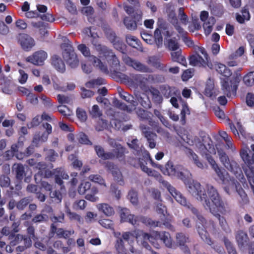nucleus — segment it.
I'll list each match as a JSON object with an SVG mask.
<instances>
[{
    "instance_id": "obj_51",
    "label": "nucleus",
    "mask_w": 254,
    "mask_h": 254,
    "mask_svg": "<svg viewBox=\"0 0 254 254\" xmlns=\"http://www.w3.org/2000/svg\"><path fill=\"white\" fill-rule=\"evenodd\" d=\"M91 188V183L89 182H84L81 183L78 189V191L79 194H83L86 191Z\"/></svg>"
},
{
    "instance_id": "obj_4",
    "label": "nucleus",
    "mask_w": 254,
    "mask_h": 254,
    "mask_svg": "<svg viewBox=\"0 0 254 254\" xmlns=\"http://www.w3.org/2000/svg\"><path fill=\"white\" fill-rule=\"evenodd\" d=\"M62 40L64 43L61 47L63 50V57L71 68H75L78 65L79 60L74 51L71 42L65 37H63Z\"/></svg>"
},
{
    "instance_id": "obj_18",
    "label": "nucleus",
    "mask_w": 254,
    "mask_h": 254,
    "mask_svg": "<svg viewBox=\"0 0 254 254\" xmlns=\"http://www.w3.org/2000/svg\"><path fill=\"white\" fill-rule=\"evenodd\" d=\"M190 64L191 65L205 67L206 66L210 69L213 68V64L208 62V60L203 58L198 54L191 56L190 59Z\"/></svg>"
},
{
    "instance_id": "obj_31",
    "label": "nucleus",
    "mask_w": 254,
    "mask_h": 254,
    "mask_svg": "<svg viewBox=\"0 0 254 254\" xmlns=\"http://www.w3.org/2000/svg\"><path fill=\"white\" fill-rule=\"evenodd\" d=\"M188 157L192 160L195 165L200 169H204L205 165L201 162L198 159V156L190 148H186L185 151Z\"/></svg>"
},
{
    "instance_id": "obj_27",
    "label": "nucleus",
    "mask_w": 254,
    "mask_h": 254,
    "mask_svg": "<svg viewBox=\"0 0 254 254\" xmlns=\"http://www.w3.org/2000/svg\"><path fill=\"white\" fill-rule=\"evenodd\" d=\"M136 114L140 120H147L150 126L154 127L156 126L155 122L153 121L151 118V113L149 112L142 109H138L136 111Z\"/></svg>"
},
{
    "instance_id": "obj_36",
    "label": "nucleus",
    "mask_w": 254,
    "mask_h": 254,
    "mask_svg": "<svg viewBox=\"0 0 254 254\" xmlns=\"http://www.w3.org/2000/svg\"><path fill=\"white\" fill-rule=\"evenodd\" d=\"M103 55L108 59V60L112 61V64L116 70L120 69L119 61L111 50L108 49V52L104 53Z\"/></svg>"
},
{
    "instance_id": "obj_19",
    "label": "nucleus",
    "mask_w": 254,
    "mask_h": 254,
    "mask_svg": "<svg viewBox=\"0 0 254 254\" xmlns=\"http://www.w3.org/2000/svg\"><path fill=\"white\" fill-rule=\"evenodd\" d=\"M230 181L231 182L230 184V186L235 188L236 191L241 198L240 200V203L242 205L247 204L249 202L248 197L244 189L242 188L240 183L234 178H230Z\"/></svg>"
},
{
    "instance_id": "obj_13",
    "label": "nucleus",
    "mask_w": 254,
    "mask_h": 254,
    "mask_svg": "<svg viewBox=\"0 0 254 254\" xmlns=\"http://www.w3.org/2000/svg\"><path fill=\"white\" fill-rule=\"evenodd\" d=\"M200 18L201 21L203 22V26L205 34H210L213 29V26L215 23V18L212 16L209 17L208 12L206 11L201 12Z\"/></svg>"
},
{
    "instance_id": "obj_34",
    "label": "nucleus",
    "mask_w": 254,
    "mask_h": 254,
    "mask_svg": "<svg viewBox=\"0 0 254 254\" xmlns=\"http://www.w3.org/2000/svg\"><path fill=\"white\" fill-rule=\"evenodd\" d=\"M172 60L174 62H177L184 66H186L187 62L185 57L182 55L181 50L179 49L176 51H173L171 54Z\"/></svg>"
},
{
    "instance_id": "obj_54",
    "label": "nucleus",
    "mask_w": 254,
    "mask_h": 254,
    "mask_svg": "<svg viewBox=\"0 0 254 254\" xmlns=\"http://www.w3.org/2000/svg\"><path fill=\"white\" fill-rule=\"evenodd\" d=\"M10 185V178L6 175L0 176V186L1 188H8Z\"/></svg>"
},
{
    "instance_id": "obj_35",
    "label": "nucleus",
    "mask_w": 254,
    "mask_h": 254,
    "mask_svg": "<svg viewBox=\"0 0 254 254\" xmlns=\"http://www.w3.org/2000/svg\"><path fill=\"white\" fill-rule=\"evenodd\" d=\"M236 239L240 248L243 247L247 243L248 237L247 233L243 231H238L236 235Z\"/></svg>"
},
{
    "instance_id": "obj_32",
    "label": "nucleus",
    "mask_w": 254,
    "mask_h": 254,
    "mask_svg": "<svg viewBox=\"0 0 254 254\" xmlns=\"http://www.w3.org/2000/svg\"><path fill=\"white\" fill-rule=\"evenodd\" d=\"M54 174L56 183L60 186L63 184L62 179L67 180L68 179V175L61 168L55 169Z\"/></svg>"
},
{
    "instance_id": "obj_1",
    "label": "nucleus",
    "mask_w": 254,
    "mask_h": 254,
    "mask_svg": "<svg viewBox=\"0 0 254 254\" xmlns=\"http://www.w3.org/2000/svg\"><path fill=\"white\" fill-rule=\"evenodd\" d=\"M138 142V139L135 138L132 139L130 142H127V145L130 148L133 149V153L135 155L142 156V158L139 157L138 159L139 165L141 170L146 173L149 176L154 177L168 190L172 196L178 203L191 210L192 213L197 218L196 229L200 237L203 241L208 244H211V240L208 232L206 230V228L209 227L207 225L205 219L199 213L196 208L187 201L186 198L179 191L172 186L168 182L163 180L160 173L155 170L148 168L146 166L147 161H149L151 165L154 167L160 168L162 167L160 165L156 164L153 162L150 157L149 152L144 148H142V146L140 147Z\"/></svg>"
},
{
    "instance_id": "obj_50",
    "label": "nucleus",
    "mask_w": 254,
    "mask_h": 254,
    "mask_svg": "<svg viewBox=\"0 0 254 254\" xmlns=\"http://www.w3.org/2000/svg\"><path fill=\"white\" fill-rule=\"evenodd\" d=\"M127 42L133 48H136L139 45V40L134 36L127 35L126 37Z\"/></svg>"
},
{
    "instance_id": "obj_23",
    "label": "nucleus",
    "mask_w": 254,
    "mask_h": 254,
    "mask_svg": "<svg viewBox=\"0 0 254 254\" xmlns=\"http://www.w3.org/2000/svg\"><path fill=\"white\" fill-rule=\"evenodd\" d=\"M219 92L218 90L215 87L214 80L209 78L206 84L205 95L213 99L218 95Z\"/></svg>"
},
{
    "instance_id": "obj_25",
    "label": "nucleus",
    "mask_w": 254,
    "mask_h": 254,
    "mask_svg": "<svg viewBox=\"0 0 254 254\" xmlns=\"http://www.w3.org/2000/svg\"><path fill=\"white\" fill-rule=\"evenodd\" d=\"M25 16L28 18L40 17L43 20L51 22H53L55 20L51 14L49 13H47V14H39L36 10L28 11L25 13Z\"/></svg>"
},
{
    "instance_id": "obj_11",
    "label": "nucleus",
    "mask_w": 254,
    "mask_h": 254,
    "mask_svg": "<svg viewBox=\"0 0 254 254\" xmlns=\"http://www.w3.org/2000/svg\"><path fill=\"white\" fill-rule=\"evenodd\" d=\"M83 32L87 36L92 38L91 42L97 51L100 52V54H104L108 51L106 46L100 44L99 42V36L96 32L93 31L91 28H86L84 29Z\"/></svg>"
},
{
    "instance_id": "obj_5",
    "label": "nucleus",
    "mask_w": 254,
    "mask_h": 254,
    "mask_svg": "<svg viewBox=\"0 0 254 254\" xmlns=\"http://www.w3.org/2000/svg\"><path fill=\"white\" fill-rule=\"evenodd\" d=\"M124 79L130 87L137 88L140 87L143 91H147L149 87L146 85L147 77L140 74H130L129 76L124 75Z\"/></svg>"
},
{
    "instance_id": "obj_60",
    "label": "nucleus",
    "mask_w": 254,
    "mask_h": 254,
    "mask_svg": "<svg viewBox=\"0 0 254 254\" xmlns=\"http://www.w3.org/2000/svg\"><path fill=\"white\" fill-rule=\"evenodd\" d=\"M90 114L93 118H99L102 116V112L100 110L98 106L95 105L90 111Z\"/></svg>"
},
{
    "instance_id": "obj_9",
    "label": "nucleus",
    "mask_w": 254,
    "mask_h": 254,
    "mask_svg": "<svg viewBox=\"0 0 254 254\" xmlns=\"http://www.w3.org/2000/svg\"><path fill=\"white\" fill-rule=\"evenodd\" d=\"M109 143L114 148L112 151L109 152V154H111L109 159H117L121 161L124 160L125 154L127 152L126 148L113 139H109Z\"/></svg>"
},
{
    "instance_id": "obj_16",
    "label": "nucleus",
    "mask_w": 254,
    "mask_h": 254,
    "mask_svg": "<svg viewBox=\"0 0 254 254\" xmlns=\"http://www.w3.org/2000/svg\"><path fill=\"white\" fill-rule=\"evenodd\" d=\"M142 19V12L140 10H137L135 15L133 17L129 16L126 17L124 20V23L126 27L129 30H134L137 28V23Z\"/></svg>"
},
{
    "instance_id": "obj_24",
    "label": "nucleus",
    "mask_w": 254,
    "mask_h": 254,
    "mask_svg": "<svg viewBox=\"0 0 254 254\" xmlns=\"http://www.w3.org/2000/svg\"><path fill=\"white\" fill-rule=\"evenodd\" d=\"M106 168L112 173L115 180L122 185L123 183V176L117 166L112 162H107L106 164Z\"/></svg>"
},
{
    "instance_id": "obj_47",
    "label": "nucleus",
    "mask_w": 254,
    "mask_h": 254,
    "mask_svg": "<svg viewBox=\"0 0 254 254\" xmlns=\"http://www.w3.org/2000/svg\"><path fill=\"white\" fill-rule=\"evenodd\" d=\"M147 81L151 83H161L165 81V78L160 74H149L147 76Z\"/></svg>"
},
{
    "instance_id": "obj_33",
    "label": "nucleus",
    "mask_w": 254,
    "mask_h": 254,
    "mask_svg": "<svg viewBox=\"0 0 254 254\" xmlns=\"http://www.w3.org/2000/svg\"><path fill=\"white\" fill-rule=\"evenodd\" d=\"M97 207L100 212L104 213L106 216H111L115 213L113 207L107 203L98 204Z\"/></svg>"
},
{
    "instance_id": "obj_55",
    "label": "nucleus",
    "mask_w": 254,
    "mask_h": 254,
    "mask_svg": "<svg viewBox=\"0 0 254 254\" xmlns=\"http://www.w3.org/2000/svg\"><path fill=\"white\" fill-rule=\"evenodd\" d=\"M104 80L102 78H99L97 79L91 80L87 82L85 84L87 88L93 87L95 85H102L104 84Z\"/></svg>"
},
{
    "instance_id": "obj_62",
    "label": "nucleus",
    "mask_w": 254,
    "mask_h": 254,
    "mask_svg": "<svg viewBox=\"0 0 254 254\" xmlns=\"http://www.w3.org/2000/svg\"><path fill=\"white\" fill-rule=\"evenodd\" d=\"M57 99L61 104H70L72 102V99L70 97L64 95L59 94L57 96Z\"/></svg>"
},
{
    "instance_id": "obj_29",
    "label": "nucleus",
    "mask_w": 254,
    "mask_h": 254,
    "mask_svg": "<svg viewBox=\"0 0 254 254\" xmlns=\"http://www.w3.org/2000/svg\"><path fill=\"white\" fill-rule=\"evenodd\" d=\"M213 64V68L215 69L219 73L225 77H229L232 74L231 70L222 64L215 62Z\"/></svg>"
},
{
    "instance_id": "obj_61",
    "label": "nucleus",
    "mask_w": 254,
    "mask_h": 254,
    "mask_svg": "<svg viewBox=\"0 0 254 254\" xmlns=\"http://www.w3.org/2000/svg\"><path fill=\"white\" fill-rule=\"evenodd\" d=\"M48 216L44 214H39L36 215L32 219V221L34 223H41L46 222L48 220Z\"/></svg>"
},
{
    "instance_id": "obj_37",
    "label": "nucleus",
    "mask_w": 254,
    "mask_h": 254,
    "mask_svg": "<svg viewBox=\"0 0 254 254\" xmlns=\"http://www.w3.org/2000/svg\"><path fill=\"white\" fill-rule=\"evenodd\" d=\"M65 213L70 221H75L79 224L83 223V220L82 217L76 213L72 212L69 208H66Z\"/></svg>"
},
{
    "instance_id": "obj_14",
    "label": "nucleus",
    "mask_w": 254,
    "mask_h": 254,
    "mask_svg": "<svg viewBox=\"0 0 254 254\" xmlns=\"http://www.w3.org/2000/svg\"><path fill=\"white\" fill-rule=\"evenodd\" d=\"M47 57L48 55L45 51L40 50L27 57L26 61L35 65H42Z\"/></svg>"
},
{
    "instance_id": "obj_59",
    "label": "nucleus",
    "mask_w": 254,
    "mask_h": 254,
    "mask_svg": "<svg viewBox=\"0 0 254 254\" xmlns=\"http://www.w3.org/2000/svg\"><path fill=\"white\" fill-rule=\"evenodd\" d=\"M58 109L59 112L66 118H68L71 115V111L66 106H59Z\"/></svg>"
},
{
    "instance_id": "obj_41",
    "label": "nucleus",
    "mask_w": 254,
    "mask_h": 254,
    "mask_svg": "<svg viewBox=\"0 0 254 254\" xmlns=\"http://www.w3.org/2000/svg\"><path fill=\"white\" fill-rule=\"evenodd\" d=\"M47 165L44 162H39L36 164V168L39 170L37 173L35 175L34 178L36 183L41 180V175H43V172L47 168Z\"/></svg>"
},
{
    "instance_id": "obj_57",
    "label": "nucleus",
    "mask_w": 254,
    "mask_h": 254,
    "mask_svg": "<svg viewBox=\"0 0 254 254\" xmlns=\"http://www.w3.org/2000/svg\"><path fill=\"white\" fill-rule=\"evenodd\" d=\"M168 47L172 51H176L179 49L178 43L175 38L170 39L168 40Z\"/></svg>"
},
{
    "instance_id": "obj_20",
    "label": "nucleus",
    "mask_w": 254,
    "mask_h": 254,
    "mask_svg": "<svg viewBox=\"0 0 254 254\" xmlns=\"http://www.w3.org/2000/svg\"><path fill=\"white\" fill-rule=\"evenodd\" d=\"M139 128L146 138L149 147L151 149L155 148L156 144L155 141L157 137L156 134L150 131L149 127L143 124H141Z\"/></svg>"
},
{
    "instance_id": "obj_49",
    "label": "nucleus",
    "mask_w": 254,
    "mask_h": 254,
    "mask_svg": "<svg viewBox=\"0 0 254 254\" xmlns=\"http://www.w3.org/2000/svg\"><path fill=\"white\" fill-rule=\"evenodd\" d=\"M151 94L152 96V99L156 103L159 104L162 102L163 99L160 94L159 91L155 88H153L150 90Z\"/></svg>"
},
{
    "instance_id": "obj_30",
    "label": "nucleus",
    "mask_w": 254,
    "mask_h": 254,
    "mask_svg": "<svg viewBox=\"0 0 254 254\" xmlns=\"http://www.w3.org/2000/svg\"><path fill=\"white\" fill-rule=\"evenodd\" d=\"M163 95L167 98L172 97L174 95H177L180 98V92L176 88L169 86H163L161 89Z\"/></svg>"
},
{
    "instance_id": "obj_38",
    "label": "nucleus",
    "mask_w": 254,
    "mask_h": 254,
    "mask_svg": "<svg viewBox=\"0 0 254 254\" xmlns=\"http://www.w3.org/2000/svg\"><path fill=\"white\" fill-rule=\"evenodd\" d=\"M32 200L31 196H26L20 199L16 202V208L18 210H23Z\"/></svg>"
},
{
    "instance_id": "obj_10",
    "label": "nucleus",
    "mask_w": 254,
    "mask_h": 254,
    "mask_svg": "<svg viewBox=\"0 0 254 254\" xmlns=\"http://www.w3.org/2000/svg\"><path fill=\"white\" fill-rule=\"evenodd\" d=\"M239 82V78L235 77L231 81V85H230L228 78L222 79L221 84L224 93L228 97L235 96Z\"/></svg>"
},
{
    "instance_id": "obj_3",
    "label": "nucleus",
    "mask_w": 254,
    "mask_h": 254,
    "mask_svg": "<svg viewBox=\"0 0 254 254\" xmlns=\"http://www.w3.org/2000/svg\"><path fill=\"white\" fill-rule=\"evenodd\" d=\"M123 241L127 242L131 244L135 238L137 243L142 246L147 250H150V246L148 244L147 241L150 242L156 248H159L158 242H155L159 240L163 242L166 247L171 248L172 245V241L169 233L166 232H159L158 231L153 232L151 235L143 232L141 230H137L133 233L129 232H125L122 235Z\"/></svg>"
},
{
    "instance_id": "obj_46",
    "label": "nucleus",
    "mask_w": 254,
    "mask_h": 254,
    "mask_svg": "<svg viewBox=\"0 0 254 254\" xmlns=\"http://www.w3.org/2000/svg\"><path fill=\"white\" fill-rule=\"evenodd\" d=\"M74 231L72 229L65 230L63 228H59L57 231V235L60 238L65 239L69 238L71 235L74 234Z\"/></svg>"
},
{
    "instance_id": "obj_44",
    "label": "nucleus",
    "mask_w": 254,
    "mask_h": 254,
    "mask_svg": "<svg viewBox=\"0 0 254 254\" xmlns=\"http://www.w3.org/2000/svg\"><path fill=\"white\" fill-rule=\"evenodd\" d=\"M114 105L119 109L122 110L127 112H131L134 109L135 107H133L132 105L131 106H127L125 103L120 102L117 99L114 100Z\"/></svg>"
},
{
    "instance_id": "obj_64",
    "label": "nucleus",
    "mask_w": 254,
    "mask_h": 254,
    "mask_svg": "<svg viewBox=\"0 0 254 254\" xmlns=\"http://www.w3.org/2000/svg\"><path fill=\"white\" fill-rule=\"evenodd\" d=\"M76 116L81 122H85L87 118L85 111L80 108L76 109Z\"/></svg>"
},
{
    "instance_id": "obj_39",
    "label": "nucleus",
    "mask_w": 254,
    "mask_h": 254,
    "mask_svg": "<svg viewBox=\"0 0 254 254\" xmlns=\"http://www.w3.org/2000/svg\"><path fill=\"white\" fill-rule=\"evenodd\" d=\"M146 62L148 64L156 68L164 70L163 65L160 63L159 59L155 56L149 57Z\"/></svg>"
},
{
    "instance_id": "obj_45",
    "label": "nucleus",
    "mask_w": 254,
    "mask_h": 254,
    "mask_svg": "<svg viewBox=\"0 0 254 254\" xmlns=\"http://www.w3.org/2000/svg\"><path fill=\"white\" fill-rule=\"evenodd\" d=\"M244 84L249 87L254 85V71L249 72L243 77Z\"/></svg>"
},
{
    "instance_id": "obj_7",
    "label": "nucleus",
    "mask_w": 254,
    "mask_h": 254,
    "mask_svg": "<svg viewBox=\"0 0 254 254\" xmlns=\"http://www.w3.org/2000/svg\"><path fill=\"white\" fill-rule=\"evenodd\" d=\"M77 49L85 56L89 57V61L92 63L94 65L103 72L108 73L107 66L94 56H90V51L88 47L84 44H80L77 46Z\"/></svg>"
},
{
    "instance_id": "obj_17",
    "label": "nucleus",
    "mask_w": 254,
    "mask_h": 254,
    "mask_svg": "<svg viewBox=\"0 0 254 254\" xmlns=\"http://www.w3.org/2000/svg\"><path fill=\"white\" fill-rule=\"evenodd\" d=\"M125 63L128 65L132 67L135 70L141 72H151V69L145 64L140 62L133 60L127 57L124 58Z\"/></svg>"
},
{
    "instance_id": "obj_28",
    "label": "nucleus",
    "mask_w": 254,
    "mask_h": 254,
    "mask_svg": "<svg viewBox=\"0 0 254 254\" xmlns=\"http://www.w3.org/2000/svg\"><path fill=\"white\" fill-rule=\"evenodd\" d=\"M52 65L59 72L63 73L65 70V65L62 59L57 55L52 58Z\"/></svg>"
},
{
    "instance_id": "obj_22",
    "label": "nucleus",
    "mask_w": 254,
    "mask_h": 254,
    "mask_svg": "<svg viewBox=\"0 0 254 254\" xmlns=\"http://www.w3.org/2000/svg\"><path fill=\"white\" fill-rule=\"evenodd\" d=\"M176 243L181 249L186 254H190L187 244L190 240L188 237L183 233H178L176 236Z\"/></svg>"
},
{
    "instance_id": "obj_43",
    "label": "nucleus",
    "mask_w": 254,
    "mask_h": 254,
    "mask_svg": "<svg viewBox=\"0 0 254 254\" xmlns=\"http://www.w3.org/2000/svg\"><path fill=\"white\" fill-rule=\"evenodd\" d=\"M248 150L247 148L243 149L240 152V155L245 163L249 167H251L254 164V160H251V157L248 154Z\"/></svg>"
},
{
    "instance_id": "obj_52",
    "label": "nucleus",
    "mask_w": 254,
    "mask_h": 254,
    "mask_svg": "<svg viewBox=\"0 0 254 254\" xmlns=\"http://www.w3.org/2000/svg\"><path fill=\"white\" fill-rule=\"evenodd\" d=\"M120 96L123 99L129 103L131 105H132L133 107H135L137 106V103L134 101L133 97L127 93L125 92L124 94H120Z\"/></svg>"
},
{
    "instance_id": "obj_26",
    "label": "nucleus",
    "mask_w": 254,
    "mask_h": 254,
    "mask_svg": "<svg viewBox=\"0 0 254 254\" xmlns=\"http://www.w3.org/2000/svg\"><path fill=\"white\" fill-rule=\"evenodd\" d=\"M135 96L136 100L143 108L149 109L151 107V101L147 95L137 92L135 93Z\"/></svg>"
},
{
    "instance_id": "obj_58",
    "label": "nucleus",
    "mask_w": 254,
    "mask_h": 254,
    "mask_svg": "<svg viewBox=\"0 0 254 254\" xmlns=\"http://www.w3.org/2000/svg\"><path fill=\"white\" fill-rule=\"evenodd\" d=\"M128 199L134 205L137 204L138 202V197L136 191L133 190H131L129 191L128 194Z\"/></svg>"
},
{
    "instance_id": "obj_2",
    "label": "nucleus",
    "mask_w": 254,
    "mask_h": 254,
    "mask_svg": "<svg viewBox=\"0 0 254 254\" xmlns=\"http://www.w3.org/2000/svg\"><path fill=\"white\" fill-rule=\"evenodd\" d=\"M188 190L201 202L205 210H208L218 219L221 228L227 231L228 226L226 220L219 212L225 215L230 212V210L228 203L223 200L218 190L210 184H207L203 188L200 183L193 181L188 185Z\"/></svg>"
},
{
    "instance_id": "obj_56",
    "label": "nucleus",
    "mask_w": 254,
    "mask_h": 254,
    "mask_svg": "<svg viewBox=\"0 0 254 254\" xmlns=\"http://www.w3.org/2000/svg\"><path fill=\"white\" fill-rule=\"evenodd\" d=\"M78 140L80 143L92 145V142L89 140L87 136L83 132H80L78 134Z\"/></svg>"
},
{
    "instance_id": "obj_21",
    "label": "nucleus",
    "mask_w": 254,
    "mask_h": 254,
    "mask_svg": "<svg viewBox=\"0 0 254 254\" xmlns=\"http://www.w3.org/2000/svg\"><path fill=\"white\" fill-rule=\"evenodd\" d=\"M119 213L122 222H127L133 225L137 224V217H135L130 213V211L127 208L118 207Z\"/></svg>"
},
{
    "instance_id": "obj_63",
    "label": "nucleus",
    "mask_w": 254,
    "mask_h": 254,
    "mask_svg": "<svg viewBox=\"0 0 254 254\" xmlns=\"http://www.w3.org/2000/svg\"><path fill=\"white\" fill-rule=\"evenodd\" d=\"M41 122V118L39 116H36L33 118L31 122L27 124L28 128H31L35 127L38 126Z\"/></svg>"
},
{
    "instance_id": "obj_15",
    "label": "nucleus",
    "mask_w": 254,
    "mask_h": 254,
    "mask_svg": "<svg viewBox=\"0 0 254 254\" xmlns=\"http://www.w3.org/2000/svg\"><path fill=\"white\" fill-rule=\"evenodd\" d=\"M17 41L22 49L25 51H29L35 46L34 39L26 34H20L17 36Z\"/></svg>"
},
{
    "instance_id": "obj_6",
    "label": "nucleus",
    "mask_w": 254,
    "mask_h": 254,
    "mask_svg": "<svg viewBox=\"0 0 254 254\" xmlns=\"http://www.w3.org/2000/svg\"><path fill=\"white\" fill-rule=\"evenodd\" d=\"M220 160L224 166L237 176H240L241 170L238 163L234 160H230L226 153L221 150H218Z\"/></svg>"
},
{
    "instance_id": "obj_40",
    "label": "nucleus",
    "mask_w": 254,
    "mask_h": 254,
    "mask_svg": "<svg viewBox=\"0 0 254 254\" xmlns=\"http://www.w3.org/2000/svg\"><path fill=\"white\" fill-rule=\"evenodd\" d=\"M214 171L222 184H226L229 182V175L225 170L218 167Z\"/></svg>"
},
{
    "instance_id": "obj_42",
    "label": "nucleus",
    "mask_w": 254,
    "mask_h": 254,
    "mask_svg": "<svg viewBox=\"0 0 254 254\" xmlns=\"http://www.w3.org/2000/svg\"><path fill=\"white\" fill-rule=\"evenodd\" d=\"M94 149L98 157L104 160H108L110 158L109 152H105L104 148L100 145H95Z\"/></svg>"
},
{
    "instance_id": "obj_48",
    "label": "nucleus",
    "mask_w": 254,
    "mask_h": 254,
    "mask_svg": "<svg viewBox=\"0 0 254 254\" xmlns=\"http://www.w3.org/2000/svg\"><path fill=\"white\" fill-rule=\"evenodd\" d=\"M44 151H47L45 159L51 162H54L58 156V154L53 149H44Z\"/></svg>"
},
{
    "instance_id": "obj_8",
    "label": "nucleus",
    "mask_w": 254,
    "mask_h": 254,
    "mask_svg": "<svg viewBox=\"0 0 254 254\" xmlns=\"http://www.w3.org/2000/svg\"><path fill=\"white\" fill-rule=\"evenodd\" d=\"M166 170L168 175L177 177L183 181H185L190 176V172L181 166H174L171 162L166 164Z\"/></svg>"
},
{
    "instance_id": "obj_12",
    "label": "nucleus",
    "mask_w": 254,
    "mask_h": 254,
    "mask_svg": "<svg viewBox=\"0 0 254 254\" xmlns=\"http://www.w3.org/2000/svg\"><path fill=\"white\" fill-rule=\"evenodd\" d=\"M27 167H25L20 163L14 164L12 167V170L15 173V176L17 179L22 180L24 178V182L29 183L31 180V173L27 176L28 170Z\"/></svg>"
},
{
    "instance_id": "obj_53",
    "label": "nucleus",
    "mask_w": 254,
    "mask_h": 254,
    "mask_svg": "<svg viewBox=\"0 0 254 254\" xmlns=\"http://www.w3.org/2000/svg\"><path fill=\"white\" fill-rule=\"evenodd\" d=\"M181 122H182V124H184L185 123V117L187 114L189 115L190 114V111L187 104L186 102H183L182 104V109L181 111Z\"/></svg>"
}]
</instances>
